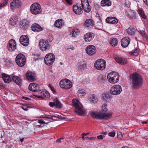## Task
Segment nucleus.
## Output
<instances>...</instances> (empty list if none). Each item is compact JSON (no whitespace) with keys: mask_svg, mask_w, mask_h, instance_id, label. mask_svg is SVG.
I'll return each mask as SVG.
<instances>
[{"mask_svg":"<svg viewBox=\"0 0 148 148\" xmlns=\"http://www.w3.org/2000/svg\"><path fill=\"white\" fill-rule=\"evenodd\" d=\"M131 81V86L135 89H137L140 87L143 83V78L139 74L135 73L130 76Z\"/></svg>","mask_w":148,"mask_h":148,"instance_id":"f257e3e1","label":"nucleus"},{"mask_svg":"<svg viewBox=\"0 0 148 148\" xmlns=\"http://www.w3.org/2000/svg\"><path fill=\"white\" fill-rule=\"evenodd\" d=\"M73 106L75 108L76 113L81 116L84 114V111L83 108V106L82 104L77 99H73L72 100Z\"/></svg>","mask_w":148,"mask_h":148,"instance_id":"f03ea898","label":"nucleus"},{"mask_svg":"<svg viewBox=\"0 0 148 148\" xmlns=\"http://www.w3.org/2000/svg\"><path fill=\"white\" fill-rule=\"evenodd\" d=\"M90 114L93 118L99 119H108L112 116V114L111 113H104L94 111L90 112Z\"/></svg>","mask_w":148,"mask_h":148,"instance_id":"7ed1b4c3","label":"nucleus"},{"mask_svg":"<svg viewBox=\"0 0 148 148\" xmlns=\"http://www.w3.org/2000/svg\"><path fill=\"white\" fill-rule=\"evenodd\" d=\"M107 78L110 83L115 84L119 81V75L118 73L115 72H111L108 74Z\"/></svg>","mask_w":148,"mask_h":148,"instance_id":"20e7f679","label":"nucleus"},{"mask_svg":"<svg viewBox=\"0 0 148 148\" xmlns=\"http://www.w3.org/2000/svg\"><path fill=\"white\" fill-rule=\"evenodd\" d=\"M30 10L32 14L36 15L41 13V7L38 3H34L31 5Z\"/></svg>","mask_w":148,"mask_h":148,"instance_id":"39448f33","label":"nucleus"},{"mask_svg":"<svg viewBox=\"0 0 148 148\" xmlns=\"http://www.w3.org/2000/svg\"><path fill=\"white\" fill-rule=\"evenodd\" d=\"M15 60L16 64L20 67L23 66L26 63L25 57L21 53H19L16 56Z\"/></svg>","mask_w":148,"mask_h":148,"instance_id":"423d86ee","label":"nucleus"},{"mask_svg":"<svg viewBox=\"0 0 148 148\" xmlns=\"http://www.w3.org/2000/svg\"><path fill=\"white\" fill-rule=\"evenodd\" d=\"M94 66L97 70H103L105 68L106 62L102 59H99L95 62Z\"/></svg>","mask_w":148,"mask_h":148,"instance_id":"0eeeda50","label":"nucleus"},{"mask_svg":"<svg viewBox=\"0 0 148 148\" xmlns=\"http://www.w3.org/2000/svg\"><path fill=\"white\" fill-rule=\"evenodd\" d=\"M55 60L54 55L52 53H49L45 56L44 61L45 64L48 65H51Z\"/></svg>","mask_w":148,"mask_h":148,"instance_id":"6e6552de","label":"nucleus"},{"mask_svg":"<svg viewBox=\"0 0 148 148\" xmlns=\"http://www.w3.org/2000/svg\"><path fill=\"white\" fill-rule=\"evenodd\" d=\"M39 46L41 50L42 51L49 50L50 47V45L49 42L43 39L40 40Z\"/></svg>","mask_w":148,"mask_h":148,"instance_id":"1a4fd4ad","label":"nucleus"},{"mask_svg":"<svg viewBox=\"0 0 148 148\" xmlns=\"http://www.w3.org/2000/svg\"><path fill=\"white\" fill-rule=\"evenodd\" d=\"M60 87L65 89H67L70 88L72 86L71 82L68 79L62 80L60 83Z\"/></svg>","mask_w":148,"mask_h":148,"instance_id":"9d476101","label":"nucleus"},{"mask_svg":"<svg viewBox=\"0 0 148 148\" xmlns=\"http://www.w3.org/2000/svg\"><path fill=\"white\" fill-rule=\"evenodd\" d=\"M122 91L121 86L119 85H115L112 87L110 89L111 94L114 95L119 94Z\"/></svg>","mask_w":148,"mask_h":148,"instance_id":"9b49d317","label":"nucleus"},{"mask_svg":"<svg viewBox=\"0 0 148 148\" xmlns=\"http://www.w3.org/2000/svg\"><path fill=\"white\" fill-rule=\"evenodd\" d=\"M82 7L85 12H89L91 10V7L89 5L88 0H81Z\"/></svg>","mask_w":148,"mask_h":148,"instance_id":"f8f14e48","label":"nucleus"},{"mask_svg":"<svg viewBox=\"0 0 148 148\" xmlns=\"http://www.w3.org/2000/svg\"><path fill=\"white\" fill-rule=\"evenodd\" d=\"M86 51L88 55L91 56L94 55L96 53V48L93 45H89L86 47Z\"/></svg>","mask_w":148,"mask_h":148,"instance_id":"ddd939ff","label":"nucleus"},{"mask_svg":"<svg viewBox=\"0 0 148 148\" xmlns=\"http://www.w3.org/2000/svg\"><path fill=\"white\" fill-rule=\"evenodd\" d=\"M16 44L15 40L13 39L10 40L8 45L9 51H13L16 49Z\"/></svg>","mask_w":148,"mask_h":148,"instance_id":"4468645a","label":"nucleus"},{"mask_svg":"<svg viewBox=\"0 0 148 148\" xmlns=\"http://www.w3.org/2000/svg\"><path fill=\"white\" fill-rule=\"evenodd\" d=\"M19 41L21 43L25 46H27L29 42V37L27 35L21 36L20 37Z\"/></svg>","mask_w":148,"mask_h":148,"instance_id":"2eb2a0df","label":"nucleus"},{"mask_svg":"<svg viewBox=\"0 0 148 148\" xmlns=\"http://www.w3.org/2000/svg\"><path fill=\"white\" fill-rule=\"evenodd\" d=\"M20 26L21 29L25 30L29 27V22L27 20L25 19H23L20 21Z\"/></svg>","mask_w":148,"mask_h":148,"instance_id":"dca6fc26","label":"nucleus"},{"mask_svg":"<svg viewBox=\"0 0 148 148\" xmlns=\"http://www.w3.org/2000/svg\"><path fill=\"white\" fill-rule=\"evenodd\" d=\"M21 5V2L19 0H13L10 3L11 8L13 10L15 8H18Z\"/></svg>","mask_w":148,"mask_h":148,"instance_id":"f3484780","label":"nucleus"},{"mask_svg":"<svg viewBox=\"0 0 148 148\" xmlns=\"http://www.w3.org/2000/svg\"><path fill=\"white\" fill-rule=\"evenodd\" d=\"M73 12L76 14L79 15L83 12V9L77 4L74 5L73 7Z\"/></svg>","mask_w":148,"mask_h":148,"instance_id":"a211bd4d","label":"nucleus"},{"mask_svg":"<svg viewBox=\"0 0 148 148\" xmlns=\"http://www.w3.org/2000/svg\"><path fill=\"white\" fill-rule=\"evenodd\" d=\"M26 76L27 79L29 81L32 82L36 79L35 73L32 72H27Z\"/></svg>","mask_w":148,"mask_h":148,"instance_id":"6ab92c4d","label":"nucleus"},{"mask_svg":"<svg viewBox=\"0 0 148 148\" xmlns=\"http://www.w3.org/2000/svg\"><path fill=\"white\" fill-rule=\"evenodd\" d=\"M130 42V39L127 37H125L121 40V45L123 47H127Z\"/></svg>","mask_w":148,"mask_h":148,"instance_id":"aec40b11","label":"nucleus"},{"mask_svg":"<svg viewBox=\"0 0 148 148\" xmlns=\"http://www.w3.org/2000/svg\"><path fill=\"white\" fill-rule=\"evenodd\" d=\"M94 34L93 33H88L84 36V39L86 42H90L93 39L94 37Z\"/></svg>","mask_w":148,"mask_h":148,"instance_id":"412c9836","label":"nucleus"},{"mask_svg":"<svg viewBox=\"0 0 148 148\" xmlns=\"http://www.w3.org/2000/svg\"><path fill=\"white\" fill-rule=\"evenodd\" d=\"M28 88L30 90L36 92L38 90V89L39 88V86L34 83H32L30 84Z\"/></svg>","mask_w":148,"mask_h":148,"instance_id":"4be33fe9","label":"nucleus"},{"mask_svg":"<svg viewBox=\"0 0 148 148\" xmlns=\"http://www.w3.org/2000/svg\"><path fill=\"white\" fill-rule=\"evenodd\" d=\"M32 31L36 32H39L42 30L41 27L36 23L32 25Z\"/></svg>","mask_w":148,"mask_h":148,"instance_id":"5701e85b","label":"nucleus"},{"mask_svg":"<svg viewBox=\"0 0 148 148\" xmlns=\"http://www.w3.org/2000/svg\"><path fill=\"white\" fill-rule=\"evenodd\" d=\"M106 22L109 23L115 24L118 23V21L115 17H109L106 18Z\"/></svg>","mask_w":148,"mask_h":148,"instance_id":"b1692460","label":"nucleus"},{"mask_svg":"<svg viewBox=\"0 0 148 148\" xmlns=\"http://www.w3.org/2000/svg\"><path fill=\"white\" fill-rule=\"evenodd\" d=\"M18 19L17 16L15 15L12 16L9 20L10 24L12 26L14 25L17 22Z\"/></svg>","mask_w":148,"mask_h":148,"instance_id":"393cba45","label":"nucleus"},{"mask_svg":"<svg viewBox=\"0 0 148 148\" xmlns=\"http://www.w3.org/2000/svg\"><path fill=\"white\" fill-rule=\"evenodd\" d=\"M12 80L18 85H21L22 84V80L18 76H12Z\"/></svg>","mask_w":148,"mask_h":148,"instance_id":"a878e982","label":"nucleus"},{"mask_svg":"<svg viewBox=\"0 0 148 148\" xmlns=\"http://www.w3.org/2000/svg\"><path fill=\"white\" fill-rule=\"evenodd\" d=\"M115 60L116 62L121 64L127 63V60L126 59L119 56L115 58Z\"/></svg>","mask_w":148,"mask_h":148,"instance_id":"bb28decb","label":"nucleus"},{"mask_svg":"<svg viewBox=\"0 0 148 148\" xmlns=\"http://www.w3.org/2000/svg\"><path fill=\"white\" fill-rule=\"evenodd\" d=\"M2 77L5 83H9L11 81L10 76L5 74L4 73L2 75Z\"/></svg>","mask_w":148,"mask_h":148,"instance_id":"cd10ccee","label":"nucleus"},{"mask_svg":"<svg viewBox=\"0 0 148 148\" xmlns=\"http://www.w3.org/2000/svg\"><path fill=\"white\" fill-rule=\"evenodd\" d=\"M111 93L107 92L103 94L102 98L105 101H107L108 99H109L111 98Z\"/></svg>","mask_w":148,"mask_h":148,"instance_id":"c85d7f7f","label":"nucleus"},{"mask_svg":"<svg viewBox=\"0 0 148 148\" xmlns=\"http://www.w3.org/2000/svg\"><path fill=\"white\" fill-rule=\"evenodd\" d=\"M79 69L80 70L84 69L86 67V64L85 61L82 60H81L79 64Z\"/></svg>","mask_w":148,"mask_h":148,"instance_id":"c756f323","label":"nucleus"},{"mask_svg":"<svg viewBox=\"0 0 148 148\" xmlns=\"http://www.w3.org/2000/svg\"><path fill=\"white\" fill-rule=\"evenodd\" d=\"M111 1L109 0H102L101 2V4L102 6H110L111 5Z\"/></svg>","mask_w":148,"mask_h":148,"instance_id":"7c9ffc66","label":"nucleus"},{"mask_svg":"<svg viewBox=\"0 0 148 148\" xmlns=\"http://www.w3.org/2000/svg\"><path fill=\"white\" fill-rule=\"evenodd\" d=\"M127 15L130 18L132 19H134L135 16V12L133 11L129 10L127 12Z\"/></svg>","mask_w":148,"mask_h":148,"instance_id":"2f4dec72","label":"nucleus"},{"mask_svg":"<svg viewBox=\"0 0 148 148\" xmlns=\"http://www.w3.org/2000/svg\"><path fill=\"white\" fill-rule=\"evenodd\" d=\"M90 101L92 103H95L98 101V99L94 94H93L90 97Z\"/></svg>","mask_w":148,"mask_h":148,"instance_id":"473e14b6","label":"nucleus"},{"mask_svg":"<svg viewBox=\"0 0 148 148\" xmlns=\"http://www.w3.org/2000/svg\"><path fill=\"white\" fill-rule=\"evenodd\" d=\"M54 102L55 103V106L56 108H61L62 105L60 103V102L59 101L58 99L56 98L54 100Z\"/></svg>","mask_w":148,"mask_h":148,"instance_id":"72a5a7b5","label":"nucleus"},{"mask_svg":"<svg viewBox=\"0 0 148 148\" xmlns=\"http://www.w3.org/2000/svg\"><path fill=\"white\" fill-rule=\"evenodd\" d=\"M79 32V31L77 29H73L71 32L70 35H72L73 37H75L78 35Z\"/></svg>","mask_w":148,"mask_h":148,"instance_id":"f704fd0d","label":"nucleus"},{"mask_svg":"<svg viewBox=\"0 0 148 148\" xmlns=\"http://www.w3.org/2000/svg\"><path fill=\"white\" fill-rule=\"evenodd\" d=\"M77 95L79 97L84 96L85 95V90L83 89H79L77 91Z\"/></svg>","mask_w":148,"mask_h":148,"instance_id":"c9c22d12","label":"nucleus"},{"mask_svg":"<svg viewBox=\"0 0 148 148\" xmlns=\"http://www.w3.org/2000/svg\"><path fill=\"white\" fill-rule=\"evenodd\" d=\"M93 24V21L90 19H87L85 22V25L87 27L92 25Z\"/></svg>","mask_w":148,"mask_h":148,"instance_id":"e433bc0d","label":"nucleus"},{"mask_svg":"<svg viewBox=\"0 0 148 148\" xmlns=\"http://www.w3.org/2000/svg\"><path fill=\"white\" fill-rule=\"evenodd\" d=\"M110 43L112 46H115L117 45L118 41L116 38H112L111 39Z\"/></svg>","mask_w":148,"mask_h":148,"instance_id":"4c0bfd02","label":"nucleus"},{"mask_svg":"<svg viewBox=\"0 0 148 148\" xmlns=\"http://www.w3.org/2000/svg\"><path fill=\"white\" fill-rule=\"evenodd\" d=\"M62 22L61 20H56L54 24V25L56 27L58 28L61 27L62 25Z\"/></svg>","mask_w":148,"mask_h":148,"instance_id":"58836bf2","label":"nucleus"},{"mask_svg":"<svg viewBox=\"0 0 148 148\" xmlns=\"http://www.w3.org/2000/svg\"><path fill=\"white\" fill-rule=\"evenodd\" d=\"M135 29L134 28L130 27L127 30V33L131 35H132L134 34Z\"/></svg>","mask_w":148,"mask_h":148,"instance_id":"ea45409f","label":"nucleus"},{"mask_svg":"<svg viewBox=\"0 0 148 148\" xmlns=\"http://www.w3.org/2000/svg\"><path fill=\"white\" fill-rule=\"evenodd\" d=\"M44 91L41 90H39V88L38 89V90L36 91V92H37V94H38V95H36L35 96L38 98H42V97L41 96L42 95V94L44 92Z\"/></svg>","mask_w":148,"mask_h":148,"instance_id":"a19ab883","label":"nucleus"},{"mask_svg":"<svg viewBox=\"0 0 148 148\" xmlns=\"http://www.w3.org/2000/svg\"><path fill=\"white\" fill-rule=\"evenodd\" d=\"M138 12L139 14L142 18L145 19H146V16L143 10L139 9L138 10Z\"/></svg>","mask_w":148,"mask_h":148,"instance_id":"79ce46f5","label":"nucleus"},{"mask_svg":"<svg viewBox=\"0 0 148 148\" xmlns=\"http://www.w3.org/2000/svg\"><path fill=\"white\" fill-rule=\"evenodd\" d=\"M42 95L41 96L42 97V98L43 99H44L45 97L49 98L50 97V94L47 91H44Z\"/></svg>","mask_w":148,"mask_h":148,"instance_id":"37998d69","label":"nucleus"},{"mask_svg":"<svg viewBox=\"0 0 148 148\" xmlns=\"http://www.w3.org/2000/svg\"><path fill=\"white\" fill-rule=\"evenodd\" d=\"M107 132H104L101 133L102 135L98 136L97 137V138L98 139L102 140L103 138L105 137V136Z\"/></svg>","mask_w":148,"mask_h":148,"instance_id":"c03bdc74","label":"nucleus"},{"mask_svg":"<svg viewBox=\"0 0 148 148\" xmlns=\"http://www.w3.org/2000/svg\"><path fill=\"white\" fill-rule=\"evenodd\" d=\"M107 105L106 104H104L102 106V111L103 112H106L108 110V109L107 108Z\"/></svg>","mask_w":148,"mask_h":148,"instance_id":"a18cd8bd","label":"nucleus"},{"mask_svg":"<svg viewBox=\"0 0 148 148\" xmlns=\"http://www.w3.org/2000/svg\"><path fill=\"white\" fill-rule=\"evenodd\" d=\"M24 110L27 111L29 109L31 108V107L26 105H23L21 107Z\"/></svg>","mask_w":148,"mask_h":148,"instance_id":"49530a36","label":"nucleus"},{"mask_svg":"<svg viewBox=\"0 0 148 148\" xmlns=\"http://www.w3.org/2000/svg\"><path fill=\"white\" fill-rule=\"evenodd\" d=\"M42 117L47 118L48 119H52V116L49 115L45 114L42 116Z\"/></svg>","mask_w":148,"mask_h":148,"instance_id":"de8ad7c7","label":"nucleus"},{"mask_svg":"<svg viewBox=\"0 0 148 148\" xmlns=\"http://www.w3.org/2000/svg\"><path fill=\"white\" fill-rule=\"evenodd\" d=\"M7 3V2L5 1L3 2L2 3L0 4V9H1L2 7H3Z\"/></svg>","mask_w":148,"mask_h":148,"instance_id":"09e8293b","label":"nucleus"},{"mask_svg":"<svg viewBox=\"0 0 148 148\" xmlns=\"http://www.w3.org/2000/svg\"><path fill=\"white\" fill-rule=\"evenodd\" d=\"M98 80L100 82H103L104 80V78L103 76L101 75L99 77Z\"/></svg>","mask_w":148,"mask_h":148,"instance_id":"8fccbe9b","label":"nucleus"},{"mask_svg":"<svg viewBox=\"0 0 148 148\" xmlns=\"http://www.w3.org/2000/svg\"><path fill=\"white\" fill-rule=\"evenodd\" d=\"M115 133L114 132H111L108 133V135L111 137H114L115 136Z\"/></svg>","mask_w":148,"mask_h":148,"instance_id":"3c124183","label":"nucleus"},{"mask_svg":"<svg viewBox=\"0 0 148 148\" xmlns=\"http://www.w3.org/2000/svg\"><path fill=\"white\" fill-rule=\"evenodd\" d=\"M138 49H136L134 52L132 53V55L135 56L137 55L138 54Z\"/></svg>","mask_w":148,"mask_h":148,"instance_id":"603ef678","label":"nucleus"},{"mask_svg":"<svg viewBox=\"0 0 148 148\" xmlns=\"http://www.w3.org/2000/svg\"><path fill=\"white\" fill-rule=\"evenodd\" d=\"M49 105L52 107H53V106H55V102L53 101V102H50L49 103Z\"/></svg>","mask_w":148,"mask_h":148,"instance_id":"864d4df0","label":"nucleus"},{"mask_svg":"<svg viewBox=\"0 0 148 148\" xmlns=\"http://www.w3.org/2000/svg\"><path fill=\"white\" fill-rule=\"evenodd\" d=\"M140 33L143 36H145V32L144 30H140Z\"/></svg>","mask_w":148,"mask_h":148,"instance_id":"5fc2aeb1","label":"nucleus"},{"mask_svg":"<svg viewBox=\"0 0 148 148\" xmlns=\"http://www.w3.org/2000/svg\"><path fill=\"white\" fill-rule=\"evenodd\" d=\"M66 2L69 4H71L72 3V0H65Z\"/></svg>","mask_w":148,"mask_h":148,"instance_id":"6e6d98bb","label":"nucleus"},{"mask_svg":"<svg viewBox=\"0 0 148 148\" xmlns=\"http://www.w3.org/2000/svg\"><path fill=\"white\" fill-rule=\"evenodd\" d=\"M39 123L40 124H44L45 123V122L44 120H40L39 121Z\"/></svg>","mask_w":148,"mask_h":148,"instance_id":"4d7b16f0","label":"nucleus"},{"mask_svg":"<svg viewBox=\"0 0 148 148\" xmlns=\"http://www.w3.org/2000/svg\"><path fill=\"white\" fill-rule=\"evenodd\" d=\"M49 87L51 90L53 92H55V89L53 87H52L50 85H49Z\"/></svg>","mask_w":148,"mask_h":148,"instance_id":"13d9d810","label":"nucleus"},{"mask_svg":"<svg viewBox=\"0 0 148 148\" xmlns=\"http://www.w3.org/2000/svg\"><path fill=\"white\" fill-rule=\"evenodd\" d=\"M22 98L23 99H24L26 100H30V99L29 98H27V97H22Z\"/></svg>","mask_w":148,"mask_h":148,"instance_id":"bf43d9fd","label":"nucleus"},{"mask_svg":"<svg viewBox=\"0 0 148 148\" xmlns=\"http://www.w3.org/2000/svg\"><path fill=\"white\" fill-rule=\"evenodd\" d=\"M62 141L60 139H58L56 140V143H61Z\"/></svg>","mask_w":148,"mask_h":148,"instance_id":"052dcab7","label":"nucleus"},{"mask_svg":"<svg viewBox=\"0 0 148 148\" xmlns=\"http://www.w3.org/2000/svg\"><path fill=\"white\" fill-rule=\"evenodd\" d=\"M143 1L145 4L148 5V0H143Z\"/></svg>","mask_w":148,"mask_h":148,"instance_id":"680f3d73","label":"nucleus"},{"mask_svg":"<svg viewBox=\"0 0 148 148\" xmlns=\"http://www.w3.org/2000/svg\"><path fill=\"white\" fill-rule=\"evenodd\" d=\"M148 122V121L147 122L146 121H141V123L143 124H147Z\"/></svg>","mask_w":148,"mask_h":148,"instance_id":"e2e57ef3","label":"nucleus"},{"mask_svg":"<svg viewBox=\"0 0 148 148\" xmlns=\"http://www.w3.org/2000/svg\"><path fill=\"white\" fill-rule=\"evenodd\" d=\"M24 141V138H22L20 139V141L21 142H22Z\"/></svg>","mask_w":148,"mask_h":148,"instance_id":"0e129e2a","label":"nucleus"},{"mask_svg":"<svg viewBox=\"0 0 148 148\" xmlns=\"http://www.w3.org/2000/svg\"><path fill=\"white\" fill-rule=\"evenodd\" d=\"M3 86V83L1 82H0V86Z\"/></svg>","mask_w":148,"mask_h":148,"instance_id":"69168bd1","label":"nucleus"},{"mask_svg":"<svg viewBox=\"0 0 148 148\" xmlns=\"http://www.w3.org/2000/svg\"><path fill=\"white\" fill-rule=\"evenodd\" d=\"M82 138L83 140H85V138L84 136L83 135V136L82 137Z\"/></svg>","mask_w":148,"mask_h":148,"instance_id":"338daca9","label":"nucleus"},{"mask_svg":"<svg viewBox=\"0 0 148 148\" xmlns=\"http://www.w3.org/2000/svg\"><path fill=\"white\" fill-rule=\"evenodd\" d=\"M95 137H90V139H95Z\"/></svg>","mask_w":148,"mask_h":148,"instance_id":"774afa93","label":"nucleus"}]
</instances>
